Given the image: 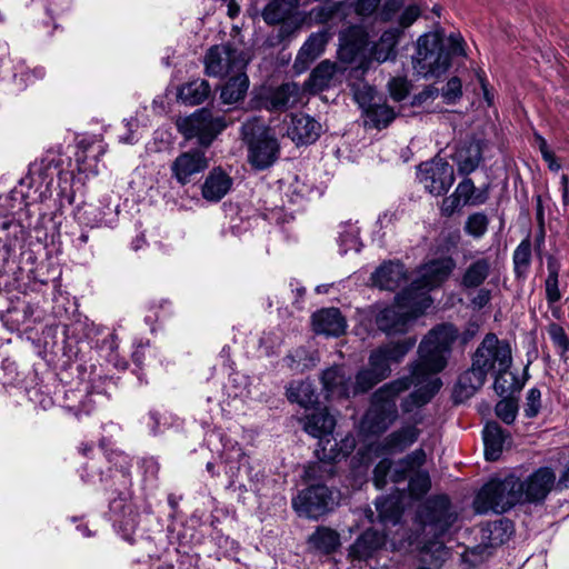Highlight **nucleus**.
Masks as SVG:
<instances>
[{
    "instance_id": "f257e3e1",
    "label": "nucleus",
    "mask_w": 569,
    "mask_h": 569,
    "mask_svg": "<svg viewBox=\"0 0 569 569\" xmlns=\"http://www.w3.org/2000/svg\"><path fill=\"white\" fill-rule=\"evenodd\" d=\"M457 337L458 330L449 323L439 325L429 331L420 342L419 360L412 366L410 375L381 386L371 396L370 406L360 421L363 435H381L397 420V398L411 386L416 389L401 403L405 412L431 400L442 386L436 375L447 366L451 345Z\"/></svg>"
},
{
    "instance_id": "f03ea898",
    "label": "nucleus",
    "mask_w": 569,
    "mask_h": 569,
    "mask_svg": "<svg viewBox=\"0 0 569 569\" xmlns=\"http://www.w3.org/2000/svg\"><path fill=\"white\" fill-rule=\"evenodd\" d=\"M100 450L103 451L104 458L110 465L108 467L109 475L103 476L97 463L92 461L81 468L80 477L86 483L97 485L100 482L109 492V510L113 526L124 540L133 542L139 523V512L132 502L131 459L120 451L107 453L103 442L100 445Z\"/></svg>"
},
{
    "instance_id": "7ed1b4c3",
    "label": "nucleus",
    "mask_w": 569,
    "mask_h": 569,
    "mask_svg": "<svg viewBox=\"0 0 569 569\" xmlns=\"http://www.w3.org/2000/svg\"><path fill=\"white\" fill-rule=\"evenodd\" d=\"M336 426L335 418L326 410H317L306 417L303 429L310 436L318 438L316 456L319 462L309 465L306 468L305 477L308 480L322 479L333 473L332 462L348 457L356 447L353 437H346L340 445L333 438L332 432Z\"/></svg>"
},
{
    "instance_id": "20e7f679",
    "label": "nucleus",
    "mask_w": 569,
    "mask_h": 569,
    "mask_svg": "<svg viewBox=\"0 0 569 569\" xmlns=\"http://www.w3.org/2000/svg\"><path fill=\"white\" fill-rule=\"evenodd\" d=\"M450 49L443 43L439 32H428L418 38L412 66L416 72L423 78H439L447 72L451 64L452 54L462 56L463 39L460 34H450Z\"/></svg>"
},
{
    "instance_id": "39448f33",
    "label": "nucleus",
    "mask_w": 569,
    "mask_h": 569,
    "mask_svg": "<svg viewBox=\"0 0 569 569\" xmlns=\"http://www.w3.org/2000/svg\"><path fill=\"white\" fill-rule=\"evenodd\" d=\"M456 267L451 257L433 259L421 266L410 286L402 290L400 301L413 306L417 311H426L432 303L429 291L445 282Z\"/></svg>"
},
{
    "instance_id": "423d86ee",
    "label": "nucleus",
    "mask_w": 569,
    "mask_h": 569,
    "mask_svg": "<svg viewBox=\"0 0 569 569\" xmlns=\"http://www.w3.org/2000/svg\"><path fill=\"white\" fill-rule=\"evenodd\" d=\"M458 519V513L447 495H435L417 509L416 522L421 531L420 542L436 543Z\"/></svg>"
},
{
    "instance_id": "0eeeda50",
    "label": "nucleus",
    "mask_w": 569,
    "mask_h": 569,
    "mask_svg": "<svg viewBox=\"0 0 569 569\" xmlns=\"http://www.w3.org/2000/svg\"><path fill=\"white\" fill-rule=\"evenodd\" d=\"M241 134L248 147V161L257 170H264L278 159L279 143L270 129L259 118L246 120Z\"/></svg>"
},
{
    "instance_id": "6e6552de",
    "label": "nucleus",
    "mask_w": 569,
    "mask_h": 569,
    "mask_svg": "<svg viewBox=\"0 0 569 569\" xmlns=\"http://www.w3.org/2000/svg\"><path fill=\"white\" fill-rule=\"evenodd\" d=\"M519 478L509 475L503 479H491L478 492L473 507L478 513L493 511L503 513L521 501Z\"/></svg>"
},
{
    "instance_id": "1a4fd4ad",
    "label": "nucleus",
    "mask_w": 569,
    "mask_h": 569,
    "mask_svg": "<svg viewBox=\"0 0 569 569\" xmlns=\"http://www.w3.org/2000/svg\"><path fill=\"white\" fill-rule=\"evenodd\" d=\"M231 122L226 116H214L211 110L202 108L188 117L179 118L176 124L186 139L197 138L199 144L207 148Z\"/></svg>"
},
{
    "instance_id": "9d476101",
    "label": "nucleus",
    "mask_w": 569,
    "mask_h": 569,
    "mask_svg": "<svg viewBox=\"0 0 569 569\" xmlns=\"http://www.w3.org/2000/svg\"><path fill=\"white\" fill-rule=\"evenodd\" d=\"M426 460L427 455L422 448L410 452L395 465L391 481L399 483L409 479L408 490L410 496L416 499L423 497L431 487L428 471L421 469Z\"/></svg>"
},
{
    "instance_id": "9b49d317",
    "label": "nucleus",
    "mask_w": 569,
    "mask_h": 569,
    "mask_svg": "<svg viewBox=\"0 0 569 569\" xmlns=\"http://www.w3.org/2000/svg\"><path fill=\"white\" fill-rule=\"evenodd\" d=\"M471 360L487 375L508 372L512 363L511 347L508 341L490 332L485 336Z\"/></svg>"
},
{
    "instance_id": "f8f14e48",
    "label": "nucleus",
    "mask_w": 569,
    "mask_h": 569,
    "mask_svg": "<svg viewBox=\"0 0 569 569\" xmlns=\"http://www.w3.org/2000/svg\"><path fill=\"white\" fill-rule=\"evenodd\" d=\"M335 495L325 485H310L292 498V508L300 517L318 520L333 509Z\"/></svg>"
},
{
    "instance_id": "ddd939ff",
    "label": "nucleus",
    "mask_w": 569,
    "mask_h": 569,
    "mask_svg": "<svg viewBox=\"0 0 569 569\" xmlns=\"http://www.w3.org/2000/svg\"><path fill=\"white\" fill-rule=\"evenodd\" d=\"M417 177L425 190L433 196L447 193L455 181L453 167L442 158L422 162Z\"/></svg>"
},
{
    "instance_id": "4468645a",
    "label": "nucleus",
    "mask_w": 569,
    "mask_h": 569,
    "mask_svg": "<svg viewBox=\"0 0 569 569\" xmlns=\"http://www.w3.org/2000/svg\"><path fill=\"white\" fill-rule=\"evenodd\" d=\"M246 64L244 53L229 44L213 46L204 57L206 72L212 77L237 73V71H242Z\"/></svg>"
},
{
    "instance_id": "2eb2a0df",
    "label": "nucleus",
    "mask_w": 569,
    "mask_h": 569,
    "mask_svg": "<svg viewBox=\"0 0 569 569\" xmlns=\"http://www.w3.org/2000/svg\"><path fill=\"white\" fill-rule=\"evenodd\" d=\"M300 99V88L295 82L282 83L277 88H262L251 100L256 109L286 111L293 108Z\"/></svg>"
},
{
    "instance_id": "dca6fc26",
    "label": "nucleus",
    "mask_w": 569,
    "mask_h": 569,
    "mask_svg": "<svg viewBox=\"0 0 569 569\" xmlns=\"http://www.w3.org/2000/svg\"><path fill=\"white\" fill-rule=\"evenodd\" d=\"M402 291L396 296V303L393 306L383 308L376 316L377 327L388 333H402L407 330L409 321L416 319L425 311L415 310L413 306L400 301Z\"/></svg>"
},
{
    "instance_id": "f3484780",
    "label": "nucleus",
    "mask_w": 569,
    "mask_h": 569,
    "mask_svg": "<svg viewBox=\"0 0 569 569\" xmlns=\"http://www.w3.org/2000/svg\"><path fill=\"white\" fill-rule=\"evenodd\" d=\"M60 171V158L54 153H47L40 161L30 164L28 174L20 180V186L34 188L39 197H42L49 191L54 176Z\"/></svg>"
},
{
    "instance_id": "a211bd4d",
    "label": "nucleus",
    "mask_w": 569,
    "mask_h": 569,
    "mask_svg": "<svg viewBox=\"0 0 569 569\" xmlns=\"http://www.w3.org/2000/svg\"><path fill=\"white\" fill-rule=\"evenodd\" d=\"M556 473L549 467H540L525 480L519 479L521 501L541 503L546 500L556 483Z\"/></svg>"
},
{
    "instance_id": "6ab92c4d",
    "label": "nucleus",
    "mask_w": 569,
    "mask_h": 569,
    "mask_svg": "<svg viewBox=\"0 0 569 569\" xmlns=\"http://www.w3.org/2000/svg\"><path fill=\"white\" fill-rule=\"evenodd\" d=\"M320 381L328 400L352 397V375L345 366H332L322 371Z\"/></svg>"
},
{
    "instance_id": "aec40b11",
    "label": "nucleus",
    "mask_w": 569,
    "mask_h": 569,
    "mask_svg": "<svg viewBox=\"0 0 569 569\" xmlns=\"http://www.w3.org/2000/svg\"><path fill=\"white\" fill-rule=\"evenodd\" d=\"M209 166L208 158L203 150L196 149L178 156L171 164L172 177L184 186L193 176L204 171Z\"/></svg>"
},
{
    "instance_id": "412c9836",
    "label": "nucleus",
    "mask_w": 569,
    "mask_h": 569,
    "mask_svg": "<svg viewBox=\"0 0 569 569\" xmlns=\"http://www.w3.org/2000/svg\"><path fill=\"white\" fill-rule=\"evenodd\" d=\"M370 280L380 290L395 291L408 281V272L400 261L388 260L372 272Z\"/></svg>"
},
{
    "instance_id": "4be33fe9",
    "label": "nucleus",
    "mask_w": 569,
    "mask_h": 569,
    "mask_svg": "<svg viewBox=\"0 0 569 569\" xmlns=\"http://www.w3.org/2000/svg\"><path fill=\"white\" fill-rule=\"evenodd\" d=\"M26 239V229L13 217H4L0 220V259L7 261L18 248H21Z\"/></svg>"
},
{
    "instance_id": "5701e85b",
    "label": "nucleus",
    "mask_w": 569,
    "mask_h": 569,
    "mask_svg": "<svg viewBox=\"0 0 569 569\" xmlns=\"http://www.w3.org/2000/svg\"><path fill=\"white\" fill-rule=\"evenodd\" d=\"M321 129V124L312 117L296 113L291 116L287 134L297 144H310L320 137Z\"/></svg>"
},
{
    "instance_id": "b1692460",
    "label": "nucleus",
    "mask_w": 569,
    "mask_h": 569,
    "mask_svg": "<svg viewBox=\"0 0 569 569\" xmlns=\"http://www.w3.org/2000/svg\"><path fill=\"white\" fill-rule=\"evenodd\" d=\"M226 473L230 478V483H234L243 469L250 481L259 480V472L253 473V467L250 465L249 456L237 443L223 452Z\"/></svg>"
},
{
    "instance_id": "393cba45",
    "label": "nucleus",
    "mask_w": 569,
    "mask_h": 569,
    "mask_svg": "<svg viewBox=\"0 0 569 569\" xmlns=\"http://www.w3.org/2000/svg\"><path fill=\"white\" fill-rule=\"evenodd\" d=\"M420 435V430L415 426H405L388 435L378 445L379 455H393L405 451L415 443Z\"/></svg>"
},
{
    "instance_id": "a878e982",
    "label": "nucleus",
    "mask_w": 569,
    "mask_h": 569,
    "mask_svg": "<svg viewBox=\"0 0 569 569\" xmlns=\"http://www.w3.org/2000/svg\"><path fill=\"white\" fill-rule=\"evenodd\" d=\"M487 373L471 362V368L462 372L455 386L453 399L456 402H462L471 398L486 382Z\"/></svg>"
},
{
    "instance_id": "bb28decb",
    "label": "nucleus",
    "mask_w": 569,
    "mask_h": 569,
    "mask_svg": "<svg viewBox=\"0 0 569 569\" xmlns=\"http://www.w3.org/2000/svg\"><path fill=\"white\" fill-rule=\"evenodd\" d=\"M312 325L316 333L338 337L347 328L346 319L337 308L321 309L313 313Z\"/></svg>"
},
{
    "instance_id": "cd10ccee",
    "label": "nucleus",
    "mask_w": 569,
    "mask_h": 569,
    "mask_svg": "<svg viewBox=\"0 0 569 569\" xmlns=\"http://www.w3.org/2000/svg\"><path fill=\"white\" fill-rule=\"evenodd\" d=\"M385 543L386 535L373 529H368L350 546L348 556L352 560H367L382 548Z\"/></svg>"
},
{
    "instance_id": "c85d7f7f",
    "label": "nucleus",
    "mask_w": 569,
    "mask_h": 569,
    "mask_svg": "<svg viewBox=\"0 0 569 569\" xmlns=\"http://www.w3.org/2000/svg\"><path fill=\"white\" fill-rule=\"evenodd\" d=\"M232 178L220 167L213 168L201 186L203 199L219 202L231 189Z\"/></svg>"
},
{
    "instance_id": "c756f323",
    "label": "nucleus",
    "mask_w": 569,
    "mask_h": 569,
    "mask_svg": "<svg viewBox=\"0 0 569 569\" xmlns=\"http://www.w3.org/2000/svg\"><path fill=\"white\" fill-rule=\"evenodd\" d=\"M400 34L401 30L399 28L386 30L379 40L372 44L370 49V59L378 63L393 59L397 54L396 46Z\"/></svg>"
},
{
    "instance_id": "7c9ffc66",
    "label": "nucleus",
    "mask_w": 569,
    "mask_h": 569,
    "mask_svg": "<svg viewBox=\"0 0 569 569\" xmlns=\"http://www.w3.org/2000/svg\"><path fill=\"white\" fill-rule=\"evenodd\" d=\"M340 40L342 41L341 57L353 62L367 46L368 34L362 28L352 26L341 34Z\"/></svg>"
},
{
    "instance_id": "2f4dec72",
    "label": "nucleus",
    "mask_w": 569,
    "mask_h": 569,
    "mask_svg": "<svg viewBox=\"0 0 569 569\" xmlns=\"http://www.w3.org/2000/svg\"><path fill=\"white\" fill-rule=\"evenodd\" d=\"M491 272V263L487 258H479L472 261L465 269L460 286L465 290L477 289L481 287Z\"/></svg>"
},
{
    "instance_id": "473e14b6",
    "label": "nucleus",
    "mask_w": 569,
    "mask_h": 569,
    "mask_svg": "<svg viewBox=\"0 0 569 569\" xmlns=\"http://www.w3.org/2000/svg\"><path fill=\"white\" fill-rule=\"evenodd\" d=\"M485 458L496 461L501 456L507 435L496 422H488L482 431Z\"/></svg>"
},
{
    "instance_id": "72a5a7b5",
    "label": "nucleus",
    "mask_w": 569,
    "mask_h": 569,
    "mask_svg": "<svg viewBox=\"0 0 569 569\" xmlns=\"http://www.w3.org/2000/svg\"><path fill=\"white\" fill-rule=\"evenodd\" d=\"M116 210L109 204H86L78 213L81 223L91 228L111 226Z\"/></svg>"
},
{
    "instance_id": "f704fd0d",
    "label": "nucleus",
    "mask_w": 569,
    "mask_h": 569,
    "mask_svg": "<svg viewBox=\"0 0 569 569\" xmlns=\"http://www.w3.org/2000/svg\"><path fill=\"white\" fill-rule=\"evenodd\" d=\"M249 88V79L242 71L231 77L221 89L220 98L223 103L232 104L242 100Z\"/></svg>"
},
{
    "instance_id": "c9c22d12",
    "label": "nucleus",
    "mask_w": 569,
    "mask_h": 569,
    "mask_svg": "<svg viewBox=\"0 0 569 569\" xmlns=\"http://www.w3.org/2000/svg\"><path fill=\"white\" fill-rule=\"evenodd\" d=\"M365 117V126L381 130L395 120L396 112L387 103L376 101L367 107Z\"/></svg>"
},
{
    "instance_id": "e433bc0d",
    "label": "nucleus",
    "mask_w": 569,
    "mask_h": 569,
    "mask_svg": "<svg viewBox=\"0 0 569 569\" xmlns=\"http://www.w3.org/2000/svg\"><path fill=\"white\" fill-rule=\"evenodd\" d=\"M210 86L203 79H197L182 84L178 90V98L184 104L196 106L202 103L210 94Z\"/></svg>"
},
{
    "instance_id": "4c0bfd02",
    "label": "nucleus",
    "mask_w": 569,
    "mask_h": 569,
    "mask_svg": "<svg viewBox=\"0 0 569 569\" xmlns=\"http://www.w3.org/2000/svg\"><path fill=\"white\" fill-rule=\"evenodd\" d=\"M326 42L327 37L325 32L310 34L297 54L296 64L302 63L308 66L311 63L323 52Z\"/></svg>"
},
{
    "instance_id": "58836bf2",
    "label": "nucleus",
    "mask_w": 569,
    "mask_h": 569,
    "mask_svg": "<svg viewBox=\"0 0 569 569\" xmlns=\"http://www.w3.org/2000/svg\"><path fill=\"white\" fill-rule=\"evenodd\" d=\"M287 397L289 401L305 408L315 405L318 400V395L310 381H292L287 387Z\"/></svg>"
},
{
    "instance_id": "ea45409f",
    "label": "nucleus",
    "mask_w": 569,
    "mask_h": 569,
    "mask_svg": "<svg viewBox=\"0 0 569 569\" xmlns=\"http://www.w3.org/2000/svg\"><path fill=\"white\" fill-rule=\"evenodd\" d=\"M337 72V64L325 60L320 62L310 73L308 86L312 91H322L330 87Z\"/></svg>"
},
{
    "instance_id": "a19ab883",
    "label": "nucleus",
    "mask_w": 569,
    "mask_h": 569,
    "mask_svg": "<svg viewBox=\"0 0 569 569\" xmlns=\"http://www.w3.org/2000/svg\"><path fill=\"white\" fill-rule=\"evenodd\" d=\"M309 542L323 553L333 552L340 545L339 533L330 528L319 527L310 537Z\"/></svg>"
},
{
    "instance_id": "79ce46f5",
    "label": "nucleus",
    "mask_w": 569,
    "mask_h": 569,
    "mask_svg": "<svg viewBox=\"0 0 569 569\" xmlns=\"http://www.w3.org/2000/svg\"><path fill=\"white\" fill-rule=\"evenodd\" d=\"M359 233L360 228L356 223L345 222L340 226L338 244L341 254H346L351 250L356 252L361 250Z\"/></svg>"
},
{
    "instance_id": "37998d69",
    "label": "nucleus",
    "mask_w": 569,
    "mask_h": 569,
    "mask_svg": "<svg viewBox=\"0 0 569 569\" xmlns=\"http://www.w3.org/2000/svg\"><path fill=\"white\" fill-rule=\"evenodd\" d=\"M453 193L458 196L465 204L479 206L488 200V191L486 189L477 190L470 178H465L460 181Z\"/></svg>"
},
{
    "instance_id": "c03bdc74",
    "label": "nucleus",
    "mask_w": 569,
    "mask_h": 569,
    "mask_svg": "<svg viewBox=\"0 0 569 569\" xmlns=\"http://www.w3.org/2000/svg\"><path fill=\"white\" fill-rule=\"evenodd\" d=\"M548 276L545 281L546 300L549 306L558 302L561 299L559 290V271L560 264L556 258L549 257L547 261Z\"/></svg>"
},
{
    "instance_id": "a18cd8bd",
    "label": "nucleus",
    "mask_w": 569,
    "mask_h": 569,
    "mask_svg": "<svg viewBox=\"0 0 569 569\" xmlns=\"http://www.w3.org/2000/svg\"><path fill=\"white\" fill-rule=\"evenodd\" d=\"M512 261L516 277H525L531 262V241L529 236H527L515 249Z\"/></svg>"
},
{
    "instance_id": "49530a36",
    "label": "nucleus",
    "mask_w": 569,
    "mask_h": 569,
    "mask_svg": "<svg viewBox=\"0 0 569 569\" xmlns=\"http://www.w3.org/2000/svg\"><path fill=\"white\" fill-rule=\"evenodd\" d=\"M296 7H288V0H273L266 6L262 18L268 24L283 21Z\"/></svg>"
},
{
    "instance_id": "de8ad7c7",
    "label": "nucleus",
    "mask_w": 569,
    "mask_h": 569,
    "mask_svg": "<svg viewBox=\"0 0 569 569\" xmlns=\"http://www.w3.org/2000/svg\"><path fill=\"white\" fill-rule=\"evenodd\" d=\"M415 338H406L400 341L389 342L381 346L380 348L382 351H385V355L389 359L390 363H398L415 347Z\"/></svg>"
},
{
    "instance_id": "09e8293b",
    "label": "nucleus",
    "mask_w": 569,
    "mask_h": 569,
    "mask_svg": "<svg viewBox=\"0 0 569 569\" xmlns=\"http://www.w3.org/2000/svg\"><path fill=\"white\" fill-rule=\"evenodd\" d=\"M382 380L383 379H380L369 367L359 370L355 377V381H352V397L368 392Z\"/></svg>"
},
{
    "instance_id": "8fccbe9b",
    "label": "nucleus",
    "mask_w": 569,
    "mask_h": 569,
    "mask_svg": "<svg viewBox=\"0 0 569 569\" xmlns=\"http://www.w3.org/2000/svg\"><path fill=\"white\" fill-rule=\"evenodd\" d=\"M376 509L381 521L397 523L401 518V508L393 498H378Z\"/></svg>"
},
{
    "instance_id": "3c124183",
    "label": "nucleus",
    "mask_w": 569,
    "mask_h": 569,
    "mask_svg": "<svg viewBox=\"0 0 569 569\" xmlns=\"http://www.w3.org/2000/svg\"><path fill=\"white\" fill-rule=\"evenodd\" d=\"M369 368L383 380L391 373V363L380 347L371 351Z\"/></svg>"
},
{
    "instance_id": "603ef678",
    "label": "nucleus",
    "mask_w": 569,
    "mask_h": 569,
    "mask_svg": "<svg viewBox=\"0 0 569 569\" xmlns=\"http://www.w3.org/2000/svg\"><path fill=\"white\" fill-rule=\"evenodd\" d=\"M489 219L483 212L470 214L465 223V231L473 238H481L488 230Z\"/></svg>"
},
{
    "instance_id": "864d4df0",
    "label": "nucleus",
    "mask_w": 569,
    "mask_h": 569,
    "mask_svg": "<svg viewBox=\"0 0 569 569\" xmlns=\"http://www.w3.org/2000/svg\"><path fill=\"white\" fill-rule=\"evenodd\" d=\"M495 411L499 419L507 425H511L518 413V403L515 399L505 397L496 405Z\"/></svg>"
},
{
    "instance_id": "5fc2aeb1",
    "label": "nucleus",
    "mask_w": 569,
    "mask_h": 569,
    "mask_svg": "<svg viewBox=\"0 0 569 569\" xmlns=\"http://www.w3.org/2000/svg\"><path fill=\"white\" fill-rule=\"evenodd\" d=\"M549 337L558 349L560 357L567 360L566 353L569 351V338L563 328L557 323H552L548 329Z\"/></svg>"
},
{
    "instance_id": "6e6d98bb",
    "label": "nucleus",
    "mask_w": 569,
    "mask_h": 569,
    "mask_svg": "<svg viewBox=\"0 0 569 569\" xmlns=\"http://www.w3.org/2000/svg\"><path fill=\"white\" fill-rule=\"evenodd\" d=\"M395 466L389 458L381 459L373 469V482L379 489L387 483V478L391 479Z\"/></svg>"
},
{
    "instance_id": "4d7b16f0",
    "label": "nucleus",
    "mask_w": 569,
    "mask_h": 569,
    "mask_svg": "<svg viewBox=\"0 0 569 569\" xmlns=\"http://www.w3.org/2000/svg\"><path fill=\"white\" fill-rule=\"evenodd\" d=\"M352 92L355 100L363 110V113L366 112V109L369 107V104H373L376 102L373 97V88L366 83L352 84Z\"/></svg>"
},
{
    "instance_id": "13d9d810",
    "label": "nucleus",
    "mask_w": 569,
    "mask_h": 569,
    "mask_svg": "<svg viewBox=\"0 0 569 569\" xmlns=\"http://www.w3.org/2000/svg\"><path fill=\"white\" fill-rule=\"evenodd\" d=\"M311 192V187L301 181L298 177L290 183L286 196L293 203H299L300 201L308 198Z\"/></svg>"
},
{
    "instance_id": "bf43d9fd",
    "label": "nucleus",
    "mask_w": 569,
    "mask_h": 569,
    "mask_svg": "<svg viewBox=\"0 0 569 569\" xmlns=\"http://www.w3.org/2000/svg\"><path fill=\"white\" fill-rule=\"evenodd\" d=\"M541 409V391L533 387L528 390L526 396L525 416L527 418H535Z\"/></svg>"
},
{
    "instance_id": "052dcab7",
    "label": "nucleus",
    "mask_w": 569,
    "mask_h": 569,
    "mask_svg": "<svg viewBox=\"0 0 569 569\" xmlns=\"http://www.w3.org/2000/svg\"><path fill=\"white\" fill-rule=\"evenodd\" d=\"M441 96L446 103H456L462 96V83L458 77L449 79L441 90Z\"/></svg>"
},
{
    "instance_id": "680f3d73",
    "label": "nucleus",
    "mask_w": 569,
    "mask_h": 569,
    "mask_svg": "<svg viewBox=\"0 0 569 569\" xmlns=\"http://www.w3.org/2000/svg\"><path fill=\"white\" fill-rule=\"evenodd\" d=\"M390 96L396 101H402L409 93L410 83L406 78H391L388 82Z\"/></svg>"
},
{
    "instance_id": "e2e57ef3",
    "label": "nucleus",
    "mask_w": 569,
    "mask_h": 569,
    "mask_svg": "<svg viewBox=\"0 0 569 569\" xmlns=\"http://www.w3.org/2000/svg\"><path fill=\"white\" fill-rule=\"evenodd\" d=\"M495 376V382H493V389L497 395L505 397L512 392V389L515 387L516 377L513 375L511 376V381L507 379L508 372H493Z\"/></svg>"
},
{
    "instance_id": "0e129e2a",
    "label": "nucleus",
    "mask_w": 569,
    "mask_h": 569,
    "mask_svg": "<svg viewBox=\"0 0 569 569\" xmlns=\"http://www.w3.org/2000/svg\"><path fill=\"white\" fill-rule=\"evenodd\" d=\"M280 345V337L273 332H263L259 339V348L266 356H271Z\"/></svg>"
},
{
    "instance_id": "69168bd1",
    "label": "nucleus",
    "mask_w": 569,
    "mask_h": 569,
    "mask_svg": "<svg viewBox=\"0 0 569 569\" xmlns=\"http://www.w3.org/2000/svg\"><path fill=\"white\" fill-rule=\"evenodd\" d=\"M381 0H357L356 2H350L355 8V12L357 16L367 18L372 16Z\"/></svg>"
},
{
    "instance_id": "338daca9",
    "label": "nucleus",
    "mask_w": 569,
    "mask_h": 569,
    "mask_svg": "<svg viewBox=\"0 0 569 569\" xmlns=\"http://www.w3.org/2000/svg\"><path fill=\"white\" fill-rule=\"evenodd\" d=\"M402 7L403 0H386L379 12V19L383 22L391 21Z\"/></svg>"
},
{
    "instance_id": "774afa93",
    "label": "nucleus",
    "mask_w": 569,
    "mask_h": 569,
    "mask_svg": "<svg viewBox=\"0 0 569 569\" xmlns=\"http://www.w3.org/2000/svg\"><path fill=\"white\" fill-rule=\"evenodd\" d=\"M477 289V292L470 299V305L473 309L481 310L491 301V290L486 287H479Z\"/></svg>"
}]
</instances>
